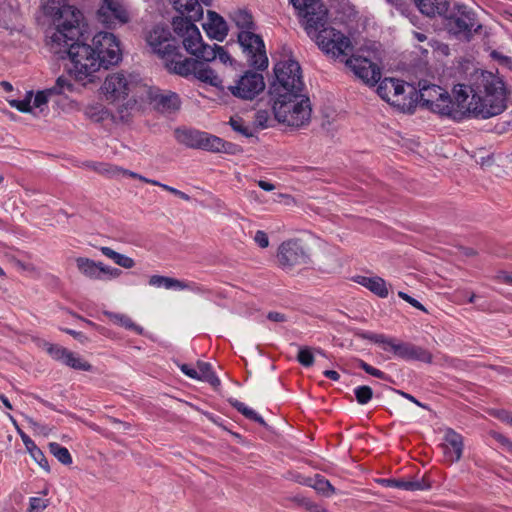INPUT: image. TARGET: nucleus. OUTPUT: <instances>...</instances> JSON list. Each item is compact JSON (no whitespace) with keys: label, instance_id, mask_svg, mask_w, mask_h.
<instances>
[{"label":"nucleus","instance_id":"obj_9","mask_svg":"<svg viewBox=\"0 0 512 512\" xmlns=\"http://www.w3.org/2000/svg\"><path fill=\"white\" fill-rule=\"evenodd\" d=\"M441 17L446 20L448 32L459 40L470 41L481 28L473 11L464 4L451 2L449 10Z\"/></svg>","mask_w":512,"mask_h":512},{"label":"nucleus","instance_id":"obj_22","mask_svg":"<svg viewBox=\"0 0 512 512\" xmlns=\"http://www.w3.org/2000/svg\"><path fill=\"white\" fill-rule=\"evenodd\" d=\"M389 351L399 358L405 360H419L422 362H431V354L421 347L415 346L410 343L397 341L393 338L389 347Z\"/></svg>","mask_w":512,"mask_h":512},{"label":"nucleus","instance_id":"obj_24","mask_svg":"<svg viewBox=\"0 0 512 512\" xmlns=\"http://www.w3.org/2000/svg\"><path fill=\"white\" fill-rule=\"evenodd\" d=\"M463 437L452 429H448L444 435L442 445L444 459L448 463L460 460L463 453Z\"/></svg>","mask_w":512,"mask_h":512},{"label":"nucleus","instance_id":"obj_56","mask_svg":"<svg viewBox=\"0 0 512 512\" xmlns=\"http://www.w3.org/2000/svg\"><path fill=\"white\" fill-rule=\"evenodd\" d=\"M181 371L188 377L192 378V379H197L199 380V376H198V370H197V367H192L188 364H183L181 365L180 367Z\"/></svg>","mask_w":512,"mask_h":512},{"label":"nucleus","instance_id":"obj_25","mask_svg":"<svg viewBox=\"0 0 512 512\" xmlns=\"http://www.w3.org/2000/svg\"><path fill=\"white\" fill-rule=\"evenodd\" d=\"M203 29L209 38L219 42L227 37L229 31L224 18L211 10L207 12V21L203 24Z\"/></svg>","mask_w":512,"mask_h":512},{"label":"nucleus","instance_id":"obj_13","mask_svg":"<svg viewBox=\"0 0 512 512\" xmlns=\"http://www.w3.org/2000/svg\"><path fill=\"white\" fill-rule=\"evenodd\" d=\"M147 105L152 106L161 113H173L179 110L181 100L175 92L160 90L146 81L144 88H142L137 110L145 109Z\"/></svg>","mask_w":512,"mask_h":512},{"label":"nucleus","instance_id":"obj_19","mask_svg":"<svg viewBox=\"0 0 512 512\" xmlns=\"http://www.w3.org/2000/svg\"><path fill=\"white\" fill-rule=\"evenodd\" d=\"M346 66L367 85L373 86L380 80V68L367 58L352 56L346 59Z\"/></svg>","mask_w":512,"mask_h":512},{"label":"nucleus","instance_id":"obj_39","mask_svg":"<svg viewBox=\"0 0 512 512\" xmlns=\"http://www.w3.org/2000/svg\"><path fill=\"white\" fill-rule=\"evenodd\" d=\"M49 92L53 94H64L66 92H75V85L65 76H60L57 78L55 85L48 89Z\"/></svg>","mask_w":512,"mask_h":512},{"label":"nucleus","instance_id":"obj_42","mask_svg":"<svg viewBox=\"0 0 512 512\" xmlns=\"http://www.w3.org/2000/svg\"><path fill=\"white\" fill-rule=\"evenodd\" d=\"M232 129L245 137H252L253 131L252 129L245 124V122L240 117H231L229 121Z\"/></svg>","mask_w":512,"mask_h":512},{"label":"nucleus","instance_id":"obj_64","mask_svg":"<svg viewBox=\"0 0 512 512\" xmlns=\"http://www.w3.org/2000/svg\"><path fill=\"white\" fill-rule=\"evenodd\" d=\"M491 57H492L493 59H497V60H499V61H500L501 63H503V64H508V63L511 61L509 57L504 56V55H501V54H500L499 52H497V51H492V52H491Z\"/></svg>","mask_w":512,"mask_h":512},{"label":"nucleus","instance_id":"obj_30","mask_svg":"<svg viewBox=\"0 0 512 512\" xmlns=\"http://www.w3.org/2000/svg\"><path fill=\"white\" fill-rule=\"evenodd\" d=\"M100 263L86 257L76 259V266L79 272L92 280H99Z\"/></svg>","mask_w":512,"mask_h":512},{"label":"nucleus","instance_id":"obj_36","mask_svg":"<svg viewBox=\"0 0 512 512\" xmlns=\"http://www.w3.org/2000/svg\"><path fill=\"white\" fill-rule=\"evenodd\" d=\"M49 450L51 454H53V456L62 464L69 465L72 463L71 454L66 447H63L56 442H52L49 444Z\"/></svg>","mask_w":512,"mask_h":512},{"label":"nucleus","instance_id":"obj_35","mask_svg":"<svg viewBox=\"0 0 512 512\" xmlns=\"http://www.w3.org/2000/svg\"><path fill=\"white\" fill-rule=\"evenodd\" d=\"M149 285L156 288H164L167 290H178V287H182L180 285V280L161 276V275H153L149 278Z\"/></svg>","mask_w":512,"mask_h":512},{"label":"nucleus","instance_id":"obj_33","mask_svg":"<svg viewBox=\"0 0 512 512\" xmlns=\"http://www.w3.org/2000/svg\"><path fill=\"white\" fill-rule=\"evenodd\" d=\"M231 19L240 31H255V24L253 22L252 15L247 11L237 10L232 14Z\"/></svg>","mask_w":512,"mask_h":512},{"label":"nucleus","instance_id":"obj_38","mask_svg":"<svg viewBox=\"0 0 512 512\" xmlns=\"http://www.w3.org/2000/svg\"><path fill=\"white\" fill-rule=\"evenodd\" d=\"M15 7L12 0H0V21L3 19V27L9 28L7 19L11 20L15 16Z\"/></svg>","mask_w":512,"mask_h":512},{"label":"nucleus","instance_id":"obj_3","mask_svg":"<svg viewBox=\"0 0 512 512\" xmlns=\"http://www.w3.org/2000/svg\"><path fill=\"white\" fill-rule=\"evenodd\" d=\"M294 9L307 35L324 53L333 58H341L352 52V43L347 36L332 27H326L328 9L322 1Z\"/></svg>","mask_w":512,"mask_h":512},{"label":"nucleus","instance_id":"obj_28","mask_svg":"<svg viewBox=\"0 0 512 512\" xmlns=\"http://www.w3.org/2000/svg\"><path fill=\"white\" fill-rule=\"evenodd\" d=\"M355 281L363 287L370 290L372 293L381 298H386L389 294V289L386 281L378 276L366 277L357 276Z\"/></svg>","mask_w":512,"mask_h":512},{"label":"nucleus","instance_id":"obj_31","mask_svg":"<svg viewBox=\"0 0 512 512\" xmlns=\"http://www.w3.org/2000/svg\"><path fill=\"white\" fill-rule=\"evenodd\" d=\"M202 131L194 129H182L176 131V138L184 145L198 149Z\"/></svg>","mask_w":512,"mask_h":512},{"label":"nucleus","instance_id":"obj_26","mask_svg":"<svg viewBox=\"0 0 512 512\" xmlns=\"http://www.w3.org/2000/svg\"><path fill=\"white\" fill-rule=\"evenodd\" d=\"M198 149L206 150L209 152L234 154L238 150V146L233 143L226 142L220 137L202 131Z\"/></svg>","mask_w":512,"mask_h":512},{"label":"nucleus","instance_id":"obj_41","mask_svg":"<svg viewBox=\"0 0 512 512\" xmlns=\"http://www.w3.org/2000/svg\"><path fill=\"white\" fill-rule=\"evenodd\" d=\"M364 338L378 344L384 351H389V347L392 343L393 338L388 337L384 334L367 333Z\"/></svg>","mask_w":512,"mask_h":512},{"label":"nucleus","instance_id":"obj_51","mask_svg":"<svg viewBox=\"0 0 512 512\" xmlns=\"http://www.w3.org/2000/svg\"><path fill=\"white\" fill-rule=\"evenodd\" d=\"M114 263L126 269H130L135 266V261L131 257L120 253Z\"/></svg>","mask_w":512,"mask_h":512},{"label":"nucleus","instance_id":"obj_20","mask_svg":"<svg viewBox=\"0 0 512 512\" xmlns=\"http://www.w3.org/2000/svg\"><path fill=\"white\" fill-rule=\"evenodd\" d=\"M52 94L53 93L49 92L48 89L38 91L35 95L32 91H28L22 100H9V104L20 112L37 115L38 112L44 110L48 103L49 96Z\"/></svg>","mask_w":512,"mask_h":512},{"label":"nucleus","instance_id":"obj_5","mask_svg":"<svg viewBox=\"0 0 512 512\" xmlns=\"http://www.w3.org/2000/svg\"><path fill=\"white\" fill-rule=\"evenodd\" d=\"M272 110L276 120L293 128H303L310 123L312 106L303 92L273 96Z\"/></svg>","mask_w":512,"mask_h":512},{"label":"nucleus","instance_id":"obj_14","mask_svg":"<svg viewBox=\"0 0 512 512\" xmlns=\"http://www.w3.org/2000/svg\"><path fill=\"white\" fill-rule=\"evenodd\" d=\"M238 43L251 67L258 70L268 67L265 44L260 35L251 30L239 31Z\"/></svg>","mask_w":512,"mask_h":512},{"label":"nucleus","instance_id":"obj_29","mask_svg":"<svg viewBox=\"0 0 512 512\" xmlns=\"http://www.w3.org/2000/svg\"><path fill=\"white\" fill-rule=\"evenodd\" d=\"M380 484L389 487V488H397L406 491H418V490H426L429 488V485L426 484L423 480H397V479H381Z\"/></svg>","mask_w":512,"mask_h":512},{"label":"nucleus","instance_id":"obj_18","mask_svg":"<svg viewBox=\"0 0 512 512\" xmlns=\"http://www.w3.org/2000/svg\"><path fill=\"white\" fill-rule=\"evenodd\" d=\"M265 88L262 74L248 71L243 74L234 85L228 87L235 97L251 100Z\"/></svg>","mask_w":512,"mask_h":512},{"label":"nucleus","instance_id":"obj_63","mask_svg":"<svg viewBox=\"0 0 512 512\" xmlns=\"http://www.w3.org/2000/svg\"><path fill=\"white\" fill-rule=\"evenodd\" d=\"M267 318L273 322H284L286 320L285 315L279 312H269Z\"/></svg>","mask_w":512,"mask_h":512},{"label":"nucleus","instance_id":"obj_53","mask_svg":"<svg viewBox=\"0 0 512 512\" xmlns=\"http://www.w3.org/2000/svg\"><path fill=\"white\" fill-rule=\"evenodd\" d=\"M34 460L44 469L48 470V461L46 460L43 452L36 448L30 453Z\"/></svg>","mask_w":512,"mask_h":512},{"label":"nucleus","instance_id":"obj_50","mask_svg":"<svg viewBox=\"0 0 512 512\" xmlns=\"http://www.w3.org/2000/svg\"><path fill=\"white\" fill-rule=\"evenodd\" d=\"M180 285L182 287H178V290H190L194 293H197V294H203L206 292V289L200 285H198L197 283L195 282H189V281H181L180 280Z\"/></svg>","mask_w":512,"mask_h":512},{"label":"nucleus","instance_id":"obj_34","mask_svg":"<svg viewBox=\"0 0 512 512\" xmlns=\"http://www.w3.org/2000/svg\"><path fill=\"white\" fill-rule=\"evenodd\" d=\"M105 315L108 316L116 324L123 326L126 329L132 330L139 335L143 334L144 332V329L141 326L135 324L127 315L113 312H105Z\"/></svg>","mask_w":512,"mask_h":512},{"label":"nucleus","instance_id":"obj_7","mask_svg":"<svg viewBox=\"0 0 512 512\" xmlns=\"http://www.w3.org/2000/svg\"><path fill=\"white\" fill-rule=\"evenodd\" d=\"M377 94L403 112L411 113L417 106V89L396 78L381 80L377 86Z\"/></svg>","mask_w":512,"mask_h":512},{"label":"nucleus","instance_id":"obj_58","mask_svg":"<svg viewBox=\"0 0 512 512\" xmlns=\"http://www.w3.org/2000/svg\"><path fill=\"white\" fill-rule=\"evenodd\" d=\"M161 188L174 194L175 196L185 200V201H189L190 200V196L187 195L186 193L174 188V187H171V186H168V185H161Z\"/></svg>","mask_w":512,"mask_h":512},{"label":"nucleus","instance_id":"obj_16","mask_svg":"<svg viewBox=\"0 0 512 512\" xmlns=\"http://www.w3.org/2000/svg\"><path fill=\"white\" fill-rule=\"evenodd\" d=\"M96 19L106 28L113 29L129 23L131 15L122 0H101Z\"/></svg>","mask_w":512,"mask_h":512},{"label":"nucleus","instance_id":"obj_48","mask_svg":"<svg viewBox=\"0 0 512 512\" xmlns=\"http://www.w3.org/2000/svg\"><path fill=\"white\" fill-rule=\"evenodd\" d=\"M49 505V500L42 497H31L29 499L28 512H43Z\"/></svg>","mask_w":512,"mask_h":512},{"label":"nucleus","instance_id":"obj_17","mask_svg":"<svg viewBox=\"0 0 512 512\" xmlns=\"http://www.w3.org/2000/svg\"><path fill=\"white\" fill-rule=\"evenodd\" d=\"M277 261L283 269H291L294 266L308 264L310 257L299 241L288 240L279 246Z\"/></svg>","mask_w":512,"mask_h":512},{"label":"nucleus","instance_id":"obj_32","mask_svg":"<svg viewBox=\"0 0 512 512\" xmlns=\"http://www.w3.org/2000/svg\"><path fill=\"white\" fill-rule=\"evenodd\" d=\"M85 115L94 122H102L109 118V110L98 102L88 104L84 109Z\"/></svg>","mask_w":512,"mask_h":512},{"label":"nucleus","instance_id":"obj_57","mask_svg":"<svg viewBox=\"0 0 512 512\" xmlns=\"http://www.w3.org/2000/svg\"><path fill=\"white\" fill-rule=\"evenodd\" d=\"M387 4L394 7L397 11H399L402 15L406 14L407 5L402 0H385Z\"/></svg>","mask_w":512,"mask_h":512},{"label":"nucleus","instance_id":"obj_55","mask_svg":"<svg viewBox=\"0 0 512 512\" xmlns=\"http://www.w3.org/2000/svg\"><path fill=\"white\" fill-rule=\"evenodd\" d=\"M495 280L512 286V271H499L495 276Z\"/></svg>","mask_w":512,"mask_h":512},{"label":"nucleus","instance_id":"obj_40","mask_svg":"<svg viewBox=\"0 0 512 512\" xmlns=\"http://www.w3.org/2000/svg\"><path fill=\"white\" fill-rule=\"evenodd\" d=\"M122 271L118 268H114L104 263H100V272H99V280L100 281H109L120 277Z\"/></svg>","mask_w":512,"mask_h":512},{"label":"nucleus","instance_id":"obj_1","mask_svg":"<svg viewBox=\"0 0 512 512\" xmlns=\"http://www.w3.org/2000/svg\"><path fill=\"white\" fill-rule=\"evenodd\" d=\"M40 11L54 27L48 36L50 51L69 58L68 73L75 81L84 86L93 83L104 65L88 43L79 41L85 21L82 11L69 0H40Z\"/></svg>","mask_w":512,"mask_h":512},{"label":"nucleus","instance_id":"obj_62","mask_svg":"<svg viewBox=\"0 0 512 512\" xmlns=\"http://www.w3.org/2000/svg\"><path fill=\"white\" fill-rule=\"evenodd\" d=\"M100 251L103 255L108 257L109 259L113 260L115 262L116 258L118 257L119 253L111 249L110 247H101Z\"/></svg>","mask_w":512,"mask_h":512},{"label":"nucleus","instance_id":"obj_46","mask_svg":"<svg viewBox=\"0 0 512 512\" xmlns=\"http://www.w3.org/2000/svg\"><path fill=\"white\" fill-rule=\"evenodd\" d=\"M106 173H108L111 176H119V175L129 176V177H132V178L139 179V180H141L143 182H146V183H149V180H150V179H148V178H146V177H144V176H142L140 174H137V173L132 172L130 170L119 168L117 166L110 167L109 169L106 170Z\"/></svg>","mask_w":512,"mask_h":512},{"label":"nucleus","instance_id":"obj_12","mask_svg":"<svg viewBox=\"0 0 512 512\" xmlns=\"http://www.w3.org/2000/svg\"><path fill=\"white\" fill-rule=\"evenodd\" d=\"M88 44L95 52L97 59L104 65V69L115 66L122 60L120 40L112 32L99 31L93 35Z\"/></svg>","mask_w":512,"mask_h":512},{"label":"nucleus","instance_id":"obj_27","mask_svg":"<svg viewBox=\"0 0 512 512\" xmlns=\"http://www.w3.org/2000/svg\"><path fill=\"white\" fill-rule=\"evenodd\" d=\"M418 10L425 16H442L449 10L451 0H413Z\"/></svg>","mask_w":512,"mask_h":512},{"label":"nucleus","instance_id":"obj_21","mask_svg":"<svg viewBox=\"0 0 512 512\" xmlns=\"http://www.w3.org/2000/svg\"><path fill=\"white\" fill-rule=\"evenodd\" d=\"M47 352L54 360L74 370L90 371L92 369V366L82 357L60 345L49 344Z\"/></svg>","mask_w":512,"mask_h":512},{"label":"nucleus","instance_id":"obj_10","mask_svg":"<svg viewBox=\"0 0 512 512\" xmlns=\"http://www.w3.org/2000/svg\"><path fill=\"white\" fill-rule=\"evenodd\" d=\"M276 81L271 85L270 95L279 96L288 93L303 92L301 67L293 59H285L276 63L274 67Z\"/></svg>","mask_w":512,"mask_h":512},{"label":"nucleus","instance_id":"obj_49","mask_svg":"<svg viewBox=\"0 0 512 512\" xmlns=\"http://www.w3.org/2000/svg\"><path fill=\"white\" fill-rule=\"evenodd\" d=\"M270 114L267 110H258L255 113L254 123L257 127L264 129L269 126Z\"/></svg>","mask_w":512,"mask_h":512},{"label":"nucleus","instance_id":"obj_44","mask_svg":"<svg viewBox=\"0 0 512 512\" xmlns=\"http://www.w3.org/2000/svg\"><path fill=\"white\" fill-rule=\"evenodd\" d=\"M354 394L357 402L361 405H365L372 399L373 391L369 386L363 385L356 387Z\"/></svg>","mask_w":512,"mask_h":512},{"label":"nucleus","instance_id":"obj_47","mask_svg":"<svg viewBox=\"0 0 512 512\" xmlns=\"http://www.w3.org/2000/svg\"><path fill=\"white\" fill-rule=\"evenodd\" d=\"M298 362L304 367H310L314 363V355L312 350L309 347H299Z\"/></svg>","mask_w":512,"mask_h":512},{"label":"nucleus","instance_id":"obj_37","mask_svg":"<svg viewBox=\"0 0 512 512\" xmlns=\"http://www.w3.org/2000/svg\"><path fill=\"white\" fill-rule=\"evenodd\" d=\"M196 367L198 370L199 380L207 381L212 385L219 384V379L215 376L209 363L198 362Z\"/></svg>","mask_w":512,"mask_h":512},{"label":"nucleus","instance_id":"obj_54","mask_svg":"<svg viewBox=\"0 0 512 512\" xmlns=\"http://www.w3.org/2000/svg\"><path fill=\"white\" fill-rule=\"evenodd\" d=\"M254 241L257 243V245L261 248H266L269 245V239L267 234L262 231L258 230L254 235Z\"/></svg>","mask_w":512,"mask_h":512},{"label":"nucleus","instance_id":"obj_15","mask_svg":"<svg viewBox=\"0 0 512 512\" xmlns=\"http://www.w3.org/2000/svg\"><path fill=\"white\" fill-rule=\"evenodd\" d=\"M170 72L185 77L194 75L198 80L215 87H219L222 84V79L213 69L202 62L184 57L183 55L179 58L177 63L173 65Z\"/></svg>","mask_w":512,"mask_h":512},{"label":"nucleus","instance_id":"obj_59","mask_svg":"<svg viewBox=\"0 0 512 512\" xmlns=\"http://www.w3.org/2000/svg\"><path fill=\"white\" fill-rule=\"evenodd\" d=\"M20 437L26 447V449L29 451V453L33 452L34 449L38 448L34 441L25 433L19 431Z\"/></svg>","mask_w":512,"mask_h":512},{"label":"nucleus","instance_id":"obj_43","mask_svg":"<svg viewBox=\"0 0 512 512\" xmlns=\"http://www.w3.org/2000/svg\"><path fill=\"white\" fill-rule=\"evenodd\" d=\"M313 481H314L313 484H309V485L312 486L318 492H320L326 496H329L334 493L333 486L325 478L316 476V478Z\"/></svg>","mask_w":512,"mask_h":512},{"label":"nucleus","instance_id":"obj_61","mask_svg":"<svg viewBox=\"0 0 512 512\" xmlns=\"http://www.w3.org/2000/svg\"><path fill=\"white\" fill-rule=\"evenodd\" d=\"M496 416L503 422H506L512 426V413L506 410H500Z\"/></svg>","mask_w":512,"mask_h":512},{"label":"nucleus","instance_id":"obj_45","mask_svg":"<svg viewBox=\"0 0 512 512\" xmlns=\"http://www.w3.org/2000/svg\"><path fill=\"white\" fill-rule=\"evenodd\" d=\"M211 49L213 51V54L215 55L213 60L219 59V61L225 65H232L233 59L231 55L228 53V51L225 49V47L214 44L213 46H211Z\"/></svg>","mask_w":512,"mask_h":512},{"label":"nucleus","instance_id":"obj_6","mask_svg":"<svg viewBox=\"0 0 512 512\" xmlns=\"http://www.w3.org/2000/svg\"><path fill=\"white\" fill-rule=\"evenodd\" d=\"M145 82L136 74L115 72L106 76L100 90L104 98L111 103L130 96L124 108L137 110Z\"/></svg>","mask_w":512,"mask_h":512},{"label":"nucleus","instance_id":"obj_4","mask_svg":"<svg viewBox=\"0 0 512 512\" xmlns=\"http://www.w3.org/2000/svg\"><path fill=\"white\" fill-rule=\"evenodd\" d=\"M468 87L466 84H457L452 89V96L448 91L427 80L419 81L417 90V104L425 107L441 117L459 122L460 105L467 102Z\"/></svg>","mask_w":512,"mask_h":512},{"label":"nucleus","instance_id":"obj_2","mask_svg":"<svg viewBox=\"0 0 512 512\" xmlns=\"http://www.w3.org/2000/svg\"><path fill=\"white\" fill-rule=\"evenodd\" d=\"M468 99L460 105L459 122L465 119H488L501 114L507 107L504 82L491 72L482 71L467 85Z\"/></svg>","mask_w":512,"mask_h":512},{"label":"nucleus","instance_id":"obj_60","mask_svg":"<svg viewBox=\"0 0 512 512\" xmlns=\"http://www.w3.org/2000/svg\"><path fill=\"white\" fill-rule=\"evenodd\" d=\"M247 418L254 420L260 424L264 423L263 418L252 408L247 407V409L244 411V414Z\"/></svg>","mask_w":512,"mask_h":512},{"label":"nucleus","instance_id":"obj_52","mask_svg":"<svg viewBox=\"0 0 512 512\" xmlns=\"http://www.w3.org/2000/svg\"><path fill=\"white\" fill-rule=\"evenodd\" d=\"M398 296L403 299L404 301L408 302L410 305L415 307L416 309H419L421 311H426L425 307L415 298L409 296L407 293L399 291Z\"/></svg>","mask_w":512,"mask_h":512},{"label":"nucleus","instance_id":"obj_23","mask_svg":"<svg viewBox=\"0 0 512 512\" xmlns=\"http://www.w3.org/2000/svg\"><path fill=\"white\" fill-rule=\"evenodd\" d=\"M170 2L177 12L185 16L184 19L199 21L203 17L202 5L211 6L213 0H170Z\"/></svg>","mask_w":512,"mask_h":512},{"label":"nucleus","instance_id":"obj_11","mask_svg":"<svg viewBox=\"0 0 512 512\" xmlns=\"http://www.w3.org/2000/svg\"><path fill=\"white\" fill-rule=\"evenodd\" d=\"M146 43L152 52L157 54L164 62L165 67L171 71L182 54L178 51L175 41L168 27L156 25L146 34Z\"/></svg>","mask_w":512,"mask_h":512},{"label":"nucleus","instance_id":"obj_8","mask_svg":"<svg viewBox=\"0 0 512 512\" xmlns=\"http://www.w3.org/2000/svg\"><path fill=\"white\" fill-rule=\"evenodd\" d=\"M194 20L176 17L173 20V29L178 37L182 39L185 50L197 59L211 62L214 54L210 45L203 42L202 35Z\"/></svg>","mask_w":512,"mask_h":512}]
</instances>
